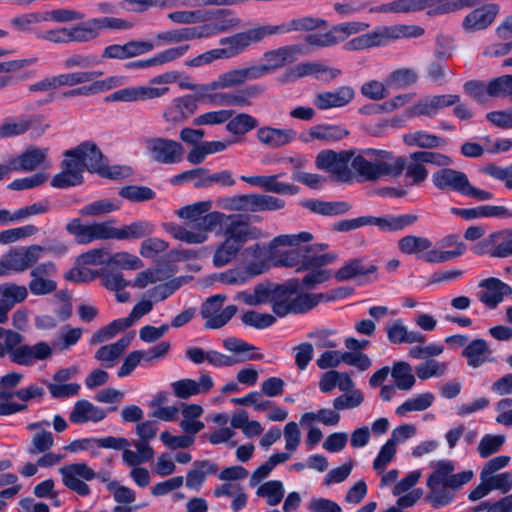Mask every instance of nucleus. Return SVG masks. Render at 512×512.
<instances>
[{
    "instance_id": "nucleus-35",
    "label": "nucleus",
    "mask_w": 512,
    "mask_h": 512,
    "mask_svg": "<svg viewBox=\"0 0 512 512\" xmlns=\"http://www.w3.org/2000/svg\"><path fill=\"white\" fill-rule=\"evenodd\" d=\"M69 28V43H86L97 39L100 32L95 18H91L85 22H80Z\"/></svg>"
},
{
    "instance_id": "nucleus-49",
    "label": "nucleus",
    "mask_w": 512,
    "mask_h": 512,
    "mask_svg": "<svg viewBox=\"0 0 512 512\" xmlns=\"http://www.w3.org/2000/svg\"><path fill=\"white\" fill-rule=\"evenodd\" d=\"M66 231L75 237L79 244H89L96 240L92 223L82 224L80 219L71 220L66 225Z\"/></svg>"
},
{
    "instance_id": "nucleus-40",
    "label": "nucleus",
    "mask_w": 512,
    "mask_h": 512,
    "mask_svg": "<svg viewBox=\"0 0 512 512\" xmlns=\"http://www.w3.org/2000/svg\"><path fill=\"white\" fill-rule=\"evenodd\" d=\"M313 239L310 232H300L297 234H282L274 237L268 244V250L271 256L276 255L279 246L297 247L301 243H308Z\"/></svg>"
},
{
    "instance_id": "nucleus-4",
    "label": "nucleus",
    "mask_w": 512,
    "mask_h": 512,
    "mask_svg": "<svg viewBox=\"0 0 512 512\" xmlns=\"http://www.w3.org/2000/svg\"><path fill=\"white\" fill-rule=\"evenodd\" d=\"M352 169L362 181H377L383 177H399L404 161L385 150L365 149L351 160Z\"/></svg>"
},
{
    "instance_id": "nucleus-46",
    "label": "nucleus",
    "mask_w": 512,
    "mask_h": 512,
    "mask_svg": "<svg viewBox=\"0 0 512 512\" xmlns=\"http://www.w3.org/2000/svg\"><path fill=\"white\" fill-rule=\"evenodd\" d=\"M44 12H29L13 17L10 20V24L19 32L23 33H34L37 31L35 25L44 22Z\"/></svg>"
},
{
    "instance_id": "nucleus-47",
    "label": "nucleus",
    "mask_w": 512,
    "mask_h": 512,
    "mask_svg": "<svg viewBox=\"0 0 512 512\" xmlns=\"http://www.w3.org/2000/svg\"><path fill=\"white\" fill-rule=\"evenodd\" d=\"M284 492L281 481L271 480L260 485L256 490V495L265 498L268 505L275 506L282 501Z\"/></svg>"
},
{
    "instance_id": "nucleus-43",
    "label": "nucleus",
    "mask_w": 512,
    "mask_h": 512,
    "mask_svg": "<svg viewBox=\"0 0 512 512\" xmlns=\"http://www.w3.org/2000/svg\"><path fill=\"white\" fill-rule=\"evenodd\" d=\"M208 169L199 167L191 170H186L179 174L174 175L170 179V184L174 186H180L186 182H193L195 188H207L206 178Z\"/></svg>"
},
{
    "instance_id": "nucleus-8",
    "label": "nucleus",
    "mask_w": 512,
    "mask_h": 512,
    "mask_svg": "<svg viewBox=\"0 0 512 512\" xmlns=\"http://www.w3.org/2000/svg\"><path fill=\"white\" fill-rule=\"evenodd\" d=\"M63 156L75 163L81 173L85 170L90 173L101 172L106 161L99 147L92 141H84L75 148L66 150Z\"/></svg>"
},
{
    "instance_id": "nucleus-45",
    "label": "nucleus",
    "mask_w": 512,
    "mask_h": 512,
    "mask_svg": "<svg viewBox=\"0 0 512 512\" xmlns=\"http://www.w3.org/2000/svg\"><path fill=\"white\" fill-rule=\"evenodd\" d=\"M218 205L230 212H251L253 213V194L234 195L225 197L218 201Z\"/></svg>"
},
{
    "instance_id": "nucleus-62",
    "label": "nucleus",
    "mask_w": 512,
    "mask_h": 512,
    "mask_svg": "<svg viewBox=\"0 0 512 512\" xmlns=\"http://www.w3.org/2000/svg\"><path fill=\"white\" fill-rule=\"evenodd\" d=\"M285 207V201L267 194H253V213L276 211Z\"/></svg>"
},
{
    "instance_id": "nucleus-3",
    "label": "nucleus",
    "mask_w": 512,
    "mask_h": 512,
    "mask_svg": "<svg viewBox=\"0 0 512 512\" xmlns=\"http://www.w3.org/2000/svg\"><path fill=\"white\" fill-rule=\"evenodd\" d=\"M301 285L302 280L293 278L271 288V308L276 316L282 318L289 314L307 313L324 299L323 293H302L296 295L300 291Z\"/></svg>"
},
{
    "instance_id": "nucleus-38",
    "label": "nucleus",
    "mask_w": 512,
    "mask_h": 512,
    "mask_svg": "<svg viewBox=\"0 0 512 512\" xmlns=\"http://www.w3.org/2000/svg\"><path fill=\"white\" fill-rule=\"evenodd\" d=\"M92 84L87 86H81L78 88H75L73 90H70L68 92L64 93V96L66 97H73V96H88L97 94L100 92L108 91L112 88H115L119 85L120 81L119 78L116 76L108 77L103 80H97V81H91Z\"/></svg>"
},
{
    "instance_id": "nucleus-6",
    "label": "nucleus",
    "mask_w": 512,
    "mask_h": 512,
    "mask_svg": "<svg viewBox=\"0 0 512 512\" xmlns=\"http://www.w3.org/2000/svg\"><path fill=\"white\" fill-rule=\"evenodd\" d=\"M63 484L70 490L81 496L90 494V487L84 481H91L95 478L103 483H109L108 472L96 473L86 463H72L59 468Z\"/></svg>"
},
{
    "instance_id": "nucleus-30",
    "label": "nucleus",
    "mask_w": 512,
    "mask_h": 512,
    "mask_svg": "<svg viewBox=\"0 0 512 512\" xmlns=\"http://www.w3.org/2000/svg\"><path fill=\"white\" fill-rule=\"evenodd\" d=\"M382 46H385V43L381 27L379 26L367 33L352 38L344 44L343 48L346 51H361Z\"/></svg>"
},
{
    "instance_id": "nucleus-9",
    "label": "nucleus",
    "mask_w": 512,
    "mask_h": 512,
    "mask_svg": "<svg viewBox=\"0 0 512 512\" xmlns=\"http://www.w3.org/2000/svg\"><path fill=\"white\" fill-rule=\"evenodd\" d=\"M432 182L440 190L457 192L469 198H480V189L470 184L467 175L452 168H441L432 175Z\"/></svg>"
},
{
    "instance_id": "nucleus-64",
    "label": "nucleus",
    "mask_w": 512,
    "mask_h": 512,
    "mask_svg": "<svg viewBox=\"0 0 512 512\" xmlns=\"http://www.w3.org/2000/svg\"><path fill=\"white\" fill-rule=\"evenodd\" d=\"M486 92L493 97L512 96V75H503L493 79L488 83Z\"/></svg>"
},
{
    "instance_id": "nucleus-24",
    "label": "nucleus",
    "mask_w": 512,
    "mask_h": 512,
    "mask_svg": "<svg viewBox=\"0 0 512 512\" xmlns=\"http://www.w3.org/2000/svg\"><path fill=\"white\" fill-rule=\"evenodd\" d=\"M254 43L257 41L252 28L219 40V44L224 46L227 51L229 59L242 54Z\"/></svg>"
},
{
    "instance_id": "nucleus-63",
    "label": "nucleus",
    "mask_w": 512,
    "mask_h": 512,
    "mask_svg": "<svg viewBox=\"0 0 512 512\" xmlns=\"http://www.w3.org/2000/svg\"><path fill=\"white\" fill-rule=\"evenodd\" d=\"M232 116V110L209 111L195 117L192 123L195 126L220 125L226 123Z\"/></svg>"
},
{
    "instance_id": "nucleus-37",
    "label": "nucleus",
    "mask_w": 512,
    "mask_h": 512,
    "mask_svg": "<svg viewBox=\"0 0 512 512\" xmlns=\"http://www.w3.org/2000/svg\"><path fill=\"white\" fill-rule=\"evenodd\" d=\"M511 488L512 474L510 472H502L482 477V497L488 495L493 490H498L506 494Z\"/></svg>"
},
{
    "instance_id": "nucleus-57",
    "label": "nucleus",
    "mask_w": 512,
    "mask_h": 512,
    "mask_svg": "<svg viewBox=\"0 0 512 512\" xmlns=\"http://www.w3.org/2000/svg\"><path fill=\"white\" fill-rule=\"evenodd\" d=\"M280 174H274L264 177L263 188L266 192L281 194V195H296L299 193V187L290 184L279 182Z\"/></svg>"
},
{
    "instance_id": "nucleus-12",
    "label": "nucleus",
    "mask_w": 512,
    "mask_h": 512,
    "mask_svg": "<svg viewBox=\"0 0 512 512\" xmlns=\"http://www.w3.org/2000/svg\"><path fill=\"white\" fill-rule=\"evenodd\" d=\"M144 144L150 157L157 163L174 164L182 160L184 148L175 140L150 137L144 140Z\"/></svg>"
},
{
    "instance_id": "nucleus-20",
    "label": "nucleus",
    "mask_w": 512,
    "mask_h": 512,
    "mask_svg": "<svg viewBox=\"0 0 512 512\" xmlns=\"http://www.w3.org/2000/svg\"><path fill=\"white\" fill-rule=\"evenodd\" d=\"M301 53V47L297 44L278 47L277 49L268 50L263 54L266 64H262L267 69V74L282 68L287 62L295 61L296 56Z\"/></svg>"
},
{
    "instance_id": "nucleus-21",
    "label": "nucleus",
    "mask_w": 512,
    "mask_h": 512,
    "mask_svg": "<svg viewBox=\"0 0 512 512\" xmlns=\"http://www.w3.org/2000/svg\"><path fill=\"white\" fill-rule=\"evenodd\" d=\"M484 252L491 257L505 258L512 255V230L494 232L482 243Z\"/></svg>"
},
{
    "instance_id": "nucleus-25",
    "label": "nucleus",
    "mask_w": 512,
    "mask_h": 512,
    "mask_svg": "<svg viewBox=\"0 0 512 512\" xmlns=\"http://www.w3.org/2000/svg\"><path fill=\"white\" fill-rule=\"evenodd\" d=\"M39 123L36 116H29L5 121L0 125V138L14 137L24 134L29 129H33L32 135L37 137L44 133V129H35V125Z\"/></svg>"
},
{
    "instance_id": "nucleus-14",
    "label": "nucleus",
    "mask_w": 512,
    "mask_h": 512,
    "mask_svg": "<svg viewBox=\"0 0 512 512\" xmlns=\"http://www.w3.org/2000/svg\"><path fill=\"white\" fill-rule=\"evenodd\" d=\"M264 87L259 84L247 85L239 90L228 93H207L206 99L213 105L248 107L251 100L260 96Z\"/></svg>"
},
{
    "instance_id": "nucleus-58",
    "label": "nucleus",
    "mask_w": 512,
    "mask_h": 512,
    "mask_svg": "<svg viewBox=\"0 0 512 512\" xmlns=\"http://www.w3.org/2000/svg\"><path fill=\"white\" fill-rule=\"evenodd\" d=\"M119 209V205L110 199H101L83 206L79 213L86 217L101 216Z\"/></svg>"
},
{
    "instance_id": "nucleus-42",
    "label": "nucleus",
    "mask_w": 512,
    "mask_h": 512,
    "mask_svg": "<svg viewBox=\"0 0 512 512\" xmlns=\"http://www.w3.org/2000/svg\"><path fill=\"white\" fill-rule=\"evenodd\" d=\"M418 217L413 214L385 215L379 217L378 228L384 232H397L414 224Z\"/></svg>"
},
{
    "instance_id": "nucleus-17",
    "label": "nucleus",
    "mask_w": 512,
    "mask_h": 512,
    "mask_svg": "<svg viewBox=\"0 0 512 512\" xmlns=\"http://www.w3.org/2000/svg\"><path fill=\"white\" fill-rule=\"evenodd\" d=\"M198 109V98L195 95H183L174 98L163 111L166 122L179 124L186 121Z\"/></svg>"
},
{
    "instance_id": "nucleus-10",
    "label": "nucleus",
    "mask_w": 512,
    "mask_h": 512,
    "mask_svg": "<svg viewBox=\"0 0 512 512\" xmlns=\"http://www.w3.org/2000/svg\"><path fill=\"white\" fill-rule=\"evenodd\" d=\"M43 248L40 245H31L28 247H17L2 255L0 258V268L5 271V275L11 272H23L28 268H33L41 258Z\"/></svg>"
},
{
    "instance_id": "nucleus-29",
    "label": "nucleus",
    "mask_w": 512,
    "mask_h": 512,
    "mask_svg": "<svg viewBox=\"0 0 512 512\" xmlns=\"http://www.w3.org/2000/svg\"><path fill=\"white\" fill-rule=\"evenodd\" d=\"M132 338L133 335H125L112 344L101 346L95 353V359L107 363L106 367L108 368L113 367L129 346Z\"/></svg>"
},
{
    "instance_id": "nucleus-61",
    "label": "nucleus",
    "mask_w": 512,
    "mask_h": 512,
    "mask_svg": "<svg viewBox=\"0 0 512 512\" xmlns=\"http://www.w3.org/2000/svg\"><path fill=\"white\" fill-rule=\"evenodd\" d=\"M416 374L421 380H427L431 377L443 376L447 371V364L435 359H428L416 366Z\"/></svg>"
},
{
    "instance_id": "nucleus-7",
    "label": "nucleus",
    "mask_w": 512,
    "mask_h": 512,
    "mask_svg": "<svg viewBox=\"0 0 512 512\" xmlns=\"http://www.w3.org/2000/svg\"><path fill=\"white\" fill-rule=\"evenodd\" d=\"M353 156V150H323L316 156L315 165L318 169L329 172L335 181L345 183L352 180L349 163Z\"/></svg>"
},
{
    "instance_id": "nucleus-26",
    "label": "nucleus",
    "mask_w": 512,
    "mask_h": 512,
    "mask_svg": "<svg viewBox=\"0 0 512 512\" xmlns=\"http://www.w3.org/2000/svg\"><path fill=\"white\" fill-rule=\"evenodd\" d=\"M303 208L323 216H337L347 213L351 205L345 201H322L318 199H305L300 201Z\"/></svg>"
},
{
    "instance_id": "nucleus-27",
    "label": "nucleus",
    "mask_w": 512,
    "mask_h": 512,
    "mask_svg": "<svg viewBox=\"0 0 512 512\" xmlns=\"http://www.w3.org/2000/svg\"><path fill=\"white\" fill-rule=\"evenodd\" d=\"M295 138L296 132L293 129H279L265 126L257 130L258 141L272 147L287 145Z\"/></svg>"
},
{
    "instance_id": "nucleus-13",
    "label": "nucleus",
    "mask_w": 512,
    "mask_h": 512,
    "mask_svg": "<svg viewBox=\"0 0 512 512\" xmlns=\"http://www.w3.org/2000/svg\"><path fill=\"white\" fill-rule=\"evenodd\" d=\"M56 274V265L51 261L34 266L30 271L31 280L28 283L31 294L43 296L55 292L57 282L53 278Z\"/></svg>"
},
{
    "instance_id": "nucleus-32",
    "label": "nucleus",
    "mask_w": 512,
    "mask_h": 512,
    "mask_svg": "<svg viewBox=\"0 0 512 512\" xmlns=\"http://www.w3.org/2000/svg\"><path fill=\"white\" fill-rule=\"evenodd\" d=\"M155 225L146 220L134 221L128 225L116 228V240H134L151 235Z\"/></svg>"
},
{
    "instance_id": "nucleus-1",
    "label": "nucleus",
    "mask_w": 512,
    "mask_h": 512,
    "mask_svg": "<svg viewBox=\"0 0 512 512\" xmlns=\"http://www.w3.org/2000/svg\"><path fill=\"white\" fill-rule=\"evenodd\" d=\"M217 226L222 227L224 240L216 247L213 265L223 267L237 257L243 246L249 241L266 238L263 230L252 225L242 214H224L219 211L206 212L187 227L169 224L166 228L175 239L187 244H202L208 239V232Z\"/></svg>"
},
{
    "instance_id": "nucleus-55",
    "label": "nucleus",
    "mask_w": 512,
    "mask_h": 512,
    "mask_svg": "<svg viewBox=\"0 0 512 512\" xmlns=\"http://www.w3.org/2000/svg\"><path fill=\"white\" fill-rule=\"evenodd\" d=\"M107 265L121 269L136 270L143 266V262L138 256L122 251L109 255Z\"/></svg>"
},
{
    "instance_id": "nucleus-15",
    "label": "nucleus",
    "mask_w": 512,
    "mask_h": 512,
    "mask_svg": "<svg viewBox=\"0 0 512 512\" xmlns=\"http://www.w3.org/2000/svg\"><path fill=\"white\" fill-rule=\"evenodd\" d=\"M203 21L208 38L237 29L241 19L229 9H217L203 12Z\"/></svg>"
},
{
    "instance_id": "nucleus-31",
    "label": "nucleus",
    "mask_w": 512,
    "mask_h": 512,
    "mask_svg": "<svg viewBox=\"0 0 512 512\" xmlns=\"http://www.w3.org/2000/svg\"><path fill=\"white\" fill-rule=\"evenodd\" d=\"M62 171L56 174L52 180L51 185L55 188H67L70 186H76L83 182V175L77 169L75 163H71L67 158L64 157L61 162Z\"/></svg>"
},
{
    "instance_id": "nucleus-33",
    "label": "nucleus",
    "mask_w": 512,
    "mask_h": 512,
    "mask_svg": "<svg viewBox=\"0 0 512 512\" xmlns=\"http://www.w3.org/2000/svg\"><path fill=\"white\" fill-rule=\"evenodd\" d=\"M377 267L374 264L365 265L362 259L355 258L349 260L335 274L338 281H347L357 276H366L374 274Z\"/></svg>"
},
{
    "instance_id": "nucleus-51",
    "label": "nucleus",
    "mask_w": 512,
    "mask_h": 512,
    "mask_svg": "<svg viewBox=\"0 0 512 512\" xmlns=\"http://www.w3.org/2000/svg\"><path fill=\"white\" fill-rule=\"evenodd\" d=\"M312 249V245L304 248L290 249L274 259V265L277 267H295L299 264L302 265L306 258V253H309Z\"/></svg>"
},
{
    "instance_id": "nucleus-60",
    "label": "nucleus",
    "mask_w": 512,
    "mask_h": 512,
    "mask_svg": "<svg viewBox=\"0 0 512 512\" xmlns=\"http://www.w3.org/2000/svg\"><path fill=\"white\" fill-rule=\"evenodd\" d=\"M241 321L246 326H251L256 329H265L276 322V317L272 314L249 310L242 314Z\"/></svg>"
},
{
    "instance_id": "nucleus-34",
    "label": "nucleus",
    "mask_w": 512,
    "mask_h": 512,
    "mask_svg": "<svg viewBox=\"0 0 512 512\" xmlns=\"http://www.w3.org/2000/svg\"><path fill=\"white\" fill-rule=\"evenodd\" d=\"M394 385L399 390L409 391L415 385L416 378L413 375L412 366L408 362L396 361L390 368Z\"/></svg>"
},
{
    "instance_id": "nucleus-16",
    "label": "nucleus",
    "mask_w": 512,
    "mask_h": 512,
    "mask_svg": "<svg viewBox=\"0 0 512 512\" xmlns=\"http://www.w3.org/2000/svg\"><path fill=\"white\" fill-rule=\"evenodd\" d=\"M155 45L151 41L130 40L125 44H112L104 48L102 58L125 60L138 57L154 50Z\"/></svg>"
},
{
    "instance_id": "nucleus-19",
    "label": "nucleus",
    "mask_w": 512,
    "mask_h": 512,
    "mask_svg": "<svg viewBox=\"0 0 512 512\" xmlns=\"http://www.w3.org/2000/svg\"><path fill=\"white\" fill-rule=\"evenodd\" d=\"M49 148L29 147L17 158L11 160V169L15 171H33L39 167L47 168Z\"/></svg>"
},
{
    "instance_id": "nucleus-23",
    "label": "nucleus",
    "mask_w": 512,
    "mask_h": 512,
    "mask_svg": "<svg viewBox=\"0 0 512 512\" xmlns=\"http://www.w3.org/2000/svg\"><path fill=\"white\" fill-rule=\"evenodd\" d=\"M107 411L95 406L88 400H78L69 415V420L74 424L87 422H99L106 417Z\"/></svg>"
},
{
    "instance_id": "nucleus-18",
    "label": "nucleus",
    "mask_w": 512,
    "mask_h": 512,
    "mask_svg": "<svg viewBox=\"0 0 512 512\" xmlns=\"http://www.w3.org/2000/svg\"><path fill=\"white\" fill-rule=\"evenodd\" d=\"M355 97L351 86H340L333 91H324L316 94L314 105L320 110L341 108L348 105Z\"/></svg>"
},
{
    "instance_id": "nucleus-52",
    "label": "nucleus",
    "mask_w": 512,
    "mask_h": 512,
    "mask_svg": "<svg viewBox=\"0 0 512 512\" xmlns=\"http://www.w3.org/2000/svg\"><path fill=\"white\" fill-rule=\"evenodd\" d=\"M102 71H77L57 76L59 87L62 86H75L93 81L95 78L100 77Z\"/></svg>"
},
{
    "instance_id": "nucleus-50",
    "label": "nucleus",
    "mask_w": 512,
    "mask_h": 512,
    "mask_svg": "<svg viewBox=\"0 0 512 512\" xmlns=\"http://www.w3.org/2000/svg\"><path fill=\"white\" fill-rule=\"evenodd\" d=\"M244 84L242 81V76L240 69H233L221 73L214 81L207 83L206 90H220V89H228L233 88L239 85Z\"/></svg>"
},
{
    "instance_id": "nucleus-11",
    "label": "nucleus",
    "mask_w": 512,
    "mask_h": 512,
    "mask_svg": "<svg viewBox=\"0 0 512 512\" xmlns=\"http://www.w3.org/2000/svg\"><path fill=\"white\" fill-rule=\"evenodd\" d=\"M225 300L224 294H216L202 304L200 314L202 318L206 319L205 329H219L236 314L238 308L235 305H228L222 309Z\"/></svg>"
},
{
    "instance_id": "nucleus-28",
    "label": "nucleus",
    "mask_w": 512,
    "mask_h": 512,
    "mask_svg": "<svg viewBox=\"0 0 512 512\" xmlns=\"http://www.w3.org/2000/svg\"><path fill=\"white\" fill-rule=\"evenodd\" d=\"M385 46L399 39L418 38L424 35L425 30L419 25L395 24L380 26Z\"/></svg>"
},
{
    "instance_id": "nucleus-54",
    "label": "nucleus",
    "mask_w": 512,
    "mask_h": 512,
    "mask_svg": "<svg viewBox=\"0 0 512 512\" xmlns=\"http://www.w3.org/2000/svg\"><path fill=\"white\" fill-rule=\"evenodd\" d=\"M119 195L131 202H145L156 197L155 191L147 186L128 185L119 190Z\"/></svg>"
},
{
    "instance_id": "nucleus-41",
    "label": "nucleus",
    "mask_w": 512,
    "mask_h": 512,
    "mask_svg": "<svg viewBox=\"0 0 512 512\" xmlns=\"http://www.w3.org/2000/svg\"><path fill=\"white\" fill-rule=\"evenodd\" d=\"M234 299L242 301L249 306H259L267 302L271 303L272 289L268 285L258 284L254 287L253 293L238 292Z\"/></svg>"
},
{
    "instance_id": "nucleus-59",
    "label": "nucleus",
    "mask_w": 512,
    "mask_h": 512,
    "mask_svg": "<svg viewBox=\"0 0 512 512\" xmlns=\"http://www.w3.org/2000/svg\"><path fill=\"white\" fill-rule=\"evenodd\" d=\"M419 11H426L429 17L440 16L455 11L451 0H419Z\"/></svg>"
},
{
    "instance_id": "nucleus-44",
    "label": "nucleus",
    "mask_w": 512,
    "mask_h": 512,
    "mask_svg": "<svg viewBox=\"0 0 512 512\" xmlns=\"http://www.w3.org/2000/svg\"><path fill=\"white\" fill-rule=\"evenodd\" d=\"M434 395L431 392L419 394L414 398L407 399L397 407L395 413L403 417L409 412L424 411L428 409L434 402Z\"/></svg>"
},
{
    "instance_id": "nucleus-53",
    "label": "nucleus",
    "mask_w": 512,
    "mask_h": 512,
    "mask_svg": "<svg viewBox=\"0 0 512 512\" xmlns=\"http://www.w3.org/2000/svg\"><path fill=\"white\" fill-rule=\"evenodd\" d=\"M398 247L402 253L411 255L430 249L432 242L425 237L407 235L398 241Z\"/></svg>"
},
{
    "instance_id": "nucleus-56",
    "label": "nucleus",
    "mask_w": 512,
    "mask_h": 512,
    "mask_svg": "<svg viewBox=\"0 0 512 512\" xmlns=\"http://www.w3.org/2000/svg\"><path fill=\"white\" fill-rule=\"evenodd\" d=\"M319 62H302L286 71L283 82L290 83L307 76L318 75Z\"/></svg>"
},
{
    "instance_id": "nucleus-36",
    "label": "nucleus",
    "mask_w": 512,
    "mask_h": 512,
    "mask_svg": "<svg viewBox=\"0 0 512 512\" xmlns=\"http://www.w3.org/2000/svg\"><path fill=\"white\" fill-rule=\"evenodd\" d=\"M309 138H304L305 142L321 140L325 142H334L343 139L348 135V131L337 125H316L311 127L308 132Z\"/></svg>"
},
{
    "instance_id": "nucleus-22",
    "label": "nucleus",
    "mask_w": 512,
    "mask_h": 512,
    "mask_svg": "<svg viewBox=\"0 0 512 512\" xmlns=\"http://www.w3.org/2000/svg\"><path fill=\"white\" fill-rule=\"evenodd\" d=\"M482 303L489 309H495L505 296L512 294V288L498 278L482 280Z\"/></svg>"
},
{
    "instance_id": "nucleus-48",
    "label": "nucleus",
    "mask_w": 512,
    "mask_h": 512,
    "mask_svg": "<svg viewBox=\"0 0 512 512\" xmlns=\"http://www.w3.org/2000/svg\"><path fill=\"white\" fill-rule=\"evenodd\" d=\"M257 127V119L246 113L231 117L226 124V130L234 135H244Z\"/></svg>"
},
{
    "instance_id": "nucleus-5",
    "label": "nucleus",
    "mask_w": 512,
    "mask_h": 512,
    "mask_svg": "<svg viewBox=\"0 0 512 512\" xmlns=\"http://www.w3.org/2000/svg\"><path fill=\"white\" fill-rule=\"evenodd\" d=\"M223 347L234 355L229 356L216 350H208V363L215 368L231 367L246 361L263 359V354L257 353V347L236 337L223 340Z\"/></svg>"
},
{
    "instance_id": "nucleus-39",
    "label": "nucleus",
    "mask_w": 512,
    "mask_h": 512,
    "mask_svg": "<svg viewBox=\"0 0 512 512\" xmlns=\"http://www.w3.org/2000/svg\"><path fill=\"white\" fill-rule=\"evenodd\" d=\"M398 158H401L404 161L407 186L420 185L427 179L428 171L425 168L424 163L420 160H417L413 156V153H411L409 156V162L404 157L399 156Z\"/></svg>"
},
{
    "instance_id": "nucleus-2",
    "label": "nucleus",
    "mask_w": 512,
    "mask_h": 512,
    "mask_svg": "<svg viewBox=\"0 0 512 512\" xmlns=\"http://www.w3.org/2000/svg\"><path fill=\"white\" fill-rule=\"evenodd\" d=\"M432 467L434 471L428 477L426 483L430 491L425 499L434 508L450 504L455 497L454 491L470 482L474 475L472 470L453 474L455 466L450 460L433 462Z\"/></svg>"
}]
</instances>
